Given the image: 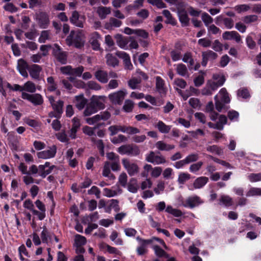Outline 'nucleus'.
<instances>
[{"mask_svg":"<svg viewBox=\"0 0 261 261\" xmlns=\"http://www.w3.org/2000/svg\"><path fill=\"white\" fill-rule=\"evenodd\" d=\"M85 39V35L82 30L77 32L71 31L65 41L67 45H73L76 48H81L84 45Z\"/></svg>","mask_w":261,"mask_h":261,"instance_id":"obj_1","label":"nucleus"},{"mask_svg":"<svg viewBox=\"0 0 261 261\" xmlns=\"http://www.w3.org/2000/svg\"><path fill=\"white\" fill-rule=\"evenodd\" d=\"M118 151L121 154H127L130 156H137L140 153L139 147L135 144L122 145L118 148Z\"/></svg>","mask_w":261,"mask_h":261,"instance_id":"obj_2","label":"nucleus"},{"mask_svg":"<svg viewBox=\"0 0 261 261\" xmlns=\"http://www.w3.org/2000/svg\"><path fill=\"white\" fill-rule=\"evenodd\" d=\"M137 240L139 241L140 246L137 249V252L138 255H142L147 252V246L151 244L153 240H155L158 241L160 244L165 246L164 242L158 238H153L152 239L142 240L137 238Z\"/></svg>","mask_w":261,"mask_h":261,"instance_id":"obj_3","label":"nucleus"},{"mask_svg":"<svg viewBox=\"0 0 261 261\" xmlns=\"http://www.w3.org/2000/svg\"><path fill=\"white\" fill-rule=\"evenodd\" d=\"M36 19L39 27L41 29H46L50 24L49 16L47 13L40 11L36 14Z\"/></svg>","mask_w":261,"mask_h":261,"instance_id":"obj_4","label":"nucleus"},{"mask_svg":"<svg viewBox=\"0 0 261 261\" xmlns=\"http://www.w3.org/2000/svg\"><path fill=\"white\" fill-rule=\"evenodd\" d=\"M21 97L32 102L34 106L41 105L43 103L42 96L38 93L30 94L23 92L21 93Z\"/></svg>","mask_w":261,"mask_h":261,"instance_id":"obj_5","label":"nucleus"},{"mask_svg":"<svg viewBox=\"0 0 261 261\" xmlns=\"http://www.w3.org/2000/svg\"><path fill=\"white\" fill-rule=\"evenodd\" d=\"M111 117V114L107 111L100 113L99 114L96 115L92 117L87 118L86 119V122L90 124H94L100 120L106 121L109 119Z\"/></svg>","mask_w":261,"mask_h":261,"instance_id":"obj_6","label":"nucleus"},{"mask_svg":"<svg viewBox=\"0 0 261 261\" xmlns=\"http://www.w3.org/2000/svg\"><path fill=\"white\" fill-rule=\"evenodd\" d=\"M145 160L148 162L156 165L163 164L167 162L164 156L156 154L153 151H150L149 153L147 154Z\"/></svg>","mask_w":261,"mask_h":261,"instance_id":"obj_7","label":"nucleus"},{"mask_svg":"<svg viewBox=\"0 0 261 261\" xmlns=\"http://www.w3.org/2000/svg\"><path fill=\"white\" fill-rule=\"evenodd\" d=\"M74 241L73 246L75 247V252L77 254L84 253L85 252V250L83 248V246L87 242L86 238L80 234H76L74 237Z\"/></svg>","mask_w":261,"mask_h":261,"instance_id":"obj_8","label":"nucleus"},{"mask_svg":"<svg viewBox=\"0 0 261 261\" xmlns=\"http://www.w3.org/2000/svg\"><path fill=\"white\" fill-rule=\"evenodd\" d=\"M122 163L130 176H134L139 172V167L137 164L131 163L127 159H123Z\"/></svg>","mask_w":261,"mask_h":261,"instance_id":"obj_9","label":"nucleus"},{"mask_svg":"<svg viewBox=\"0 0 261 261\" xmlns=\"http://www.w3.org/2000/svg\"><path fill=\"white\" fill-rule=\"evenodd\" d=\"M53 54L57 60L62 64L67 63V54L66 52L61 50L60 46L57 44L54 45Z\"/></svg>","mask_w":261,"mask_h":261,"instance_id":"obj_10","label":"nucleus"},{"mask_svg":"<svg viewBox=\"0 0 261 261\" xmlns=\"http://www.w3.org/2000/svg\"><path fill=\"white\" fill-rule=\"evenodd\" d=\"M85 16H80L77 11H74L69 20L70 22L76 27L83 28L84 27V23L85 22Z\"/></svg>","mask_w":261,"mask_h":261,"instance_id":"obj_11","label":"nucleus"},{"mask_svg":"<svg viewBox=\"0 0 261 261\" xmlns=\"http://www.w3.org/2000/svg\"><path fill=\"white\" fill-rule=\"evenodd\" d=\"M222 38L225 40H234L237 43H242V37L236 31H225L222 34Z\"/></svg>","mask_w":261,"mask_h":261,"instance_id":"obj_12","label":"nucleus"},{"mask_svg":"<svg viewBox=\"0 0 261 261\" xmlns=\"http://www.w3.org/2000/svg\"><path fill=\"white\" fill-rule=\"evenodd\" d=\"M125 95V92L119 90L109 94V98L113 104L120 105L122 103Z\"/></svg>","mask_w":261,"mask_h":261,"instance_id":"obj_13","label":"nucleus"},{"mask_svg":"<svg viewBox=\"0 0 261 261\" xmlns=\"http://www.w3.org/2000/svg\"><path fill=\"white\" fill-rule=\"evenodd\" d=\"M203 203V201L200 198V197L195 195L189 197L185 201L183 205L185 207H189L193 208L195 207L198 206L200 204Z\"/></svg>","mask_w":261,"mask_h":261,"instance_id":"obj_14","label":"nucleus"},{"mask_svg":"<svg viewBox=\"0 0 261 261\" xmlns=\"http://www.w3.org/2000/svg\"><path fill=\"white\" fill-rule=\"evenodd\" d=\"M155 89L161 96H165L167 92V89L165 87L164 81L160 76L155 77Z\"/></svg>","mask_w":261,"mask_h":261,"instance_id":"obj_15","label":"nucleus"},{"mask_svg":"<svg viewBox=\"0 0 261 261\" xmlns=\"http://www.w3.org/2000/svg\"><path fill=\"white\" fill-rule=\"evenodd\" d=\"M56 152V146L53 145L49 148V149L38 152L37 156L40 159H46L54 157Z\"/></svg>","mask_w":261,"mask_h":261,"instance_id":"obj_16","label":"nucleus"},{"mask_svg":"<svg viewBox=\"0 0 261 261\" xmlns=\"http://www.w3.org/2000/svg\"><path fill=\"white\" fill-rule=\"evenodd\" d=\"M42 70V67L37 64H33L28 68L30 76L35 80L39 79L40 73Z\"/></svg>","mask_w":261,"mask_h":261,"instance_id":"obj_17","label":"nucleus"},{"mask_svg":"<svg viewBox=\"0 0 261 261\" xmlns=\"http://www.w3.org/2000/svg\"><path fill=\"white\" fill-rule=\"evenodd\" d=\"M28 64L25 61L22 59L18 60L17 63V69L19 70L20 73L24 77H28V74L27 71V69L28 70Z\"/></svg>","mask_w":261,"mask_h":261,"instance_id":"obj_18","label":"nucleus"},{"mask_svg":"<svg viewBox=\"0 0 261 261\" xmlns=\"http://www.w3.org/2000/svg\"><path fill=\"white\" fill-rule=\"evenodd\" d=\"M94 76L101 83H107L108 82V74L106 71L98 70L95 72Z\"/></svg>","mask_w":261,"mask_h":261,"instance_id":"obj_19","label":"nucleus"},{"mask_svg":"<svg viewBox=\"0 0 261 261\" xmlns=\"http://www.w3.org/2000/svg\"><path fill=\"white\" fill-rule=\"evenodd\" d=\"M105 99L106 97L105 96H93L91 98L90 101L98 110V109H102L105 108L104 103L100 100L105 101Z\"/></svg>","mask_w":261,"mask_h":261,"instance_id":"obj_20","label":"nucleus"},{"mask_svg":"<svg viewBox=\"0 0 261 261\" xmlns=\"http://www.w3.org/2000/svg\"><path fill=\"white\" fill-rule=\"evenodd\" d=\"M182 46L180 44H176L175 48L170 52L171 57L173 61L179 60L181 57Z\"/></svg>","mask_w":261,"mask_h":261,"instance_id":"obj_21","label":"nucleus"},{"mask_svg":"<svg viewBox=\"0 0 261 261\" xmlns=\"http://www.w3.org/2000/svg\"><path fill=\"white\" fill-rule=\"evenodd\" d=\"M72 121L73 124L72 128L70 129V137L72 139H75L76 137V133L77 131V129L81 126V123L80 119L76 117L73 118Z\"/></svg>","mask_w":261,"mask_h":261,"instance_id":"obj_22","label":"nucleus"},{"mask_svg":"<svg viewBox=\"0 0 261 261\" xmlns=\"http://www.w3.org/2000/svg\"><path fill=\"white\" fill-rule=\"evenodd\" d=\"M126 186L128 191L133 193H137L139 188L137 179L134 177L129 179Z\"/></svg>","mask_w":261,"mask_h":261,"instance_id":"obj_23","label":"nucleus"},{"mask_svg":"<svg viewBox=\"0 0 261 261\" xmlns=\"http://www.w3.org/2000/svg\"><path fill=\"white\" fill-rule=\"evenodd\" d=\"M156 147L161 151H170L175 148V145L168 144L163 141H159L155 143Z\"/></svg>","mask_w":261,"mask_h":261,"instance_id":"obj_24","label":"nucleus"},{"mask_svg":"<svg viewBox=\"0 0 261 261\" xmlns=\"http://www.w3.org/2000/svg\"><path fill=\"white\" fill-rule=\"evenodd\" d=\"M208 178L206 177L201 176L196 178L193 184L194 189H200L203 187L208 181Z\"/></svg>","mask_w":261,"mask_h":261,"instance_id":"obj_25","label":"nucleus"},{"mask_svg":"<svg viewBox=\"0 0 261 261\" xmlns=\"http://www.w3.org/2000/svg\"><path fill=\"white\" fill-rule=\"evenodd\" d=\"M87 103V100L83 95L75 96V107L79 110H82Z\"/></svg>","mask_w":261,"mask_h":261,"instance_id":"obj_26","label":"nucleus"},{"mask_svg":"<svg viewBox=\"0 0 261 261\" xmlns=\"http://www.w3.org/2000/svg\"><path fill=\"white\" fill-rule=\"evenodd\" d=\"M115 39L117 45L122 48H125L129 42V40L127 38L124 37L120 34H117L115 36Z\"/></svg>","mask_w":261,"mask_h":261,"instance_id":"obj_27","label":"nucleus"},{"mask_svg":"<svg viewBox=\"0 0 261 261\" xmlns=\"http://www.w3.org/2000/svg\"><path fill=\"white\" fill-rule=\"evenodd\" d=\"M111 12V9L110 7L101 6L98 7L97 10V13L101 19L106 18L107 15L110 14Z\"/></svg>","mask_w":261,"mask_h":261,"instance_id":"obj_28","label":"nucleus"},{"mask_svg":"<svg viewBox=\"0 0 261 261\" xmlns=\"http://www.w3.org/2000/svg\"><path fill=\"white\" fill-rule=\"evenodd\" d=\"M155 127L158 129L160 132L163 134L168 133L171 128V126L166 125L162 121H159Z\"/></svg>","mask_w":261,"mask_h":261,"instance_id":"obj_29","label":"nucleus"},{"mask_svg":"<svg viewBox=\"0 0 261 261\" xmlns=\"http://www.w3.org/2000/svg\"><path fill=\"white\" fill-rule=\"evenodd\" d=\"M179 19L182 26H187L189 23V18L185 10H181L178 12Z\"/></svg>","mask_w":261,"mask_h":261,"instance_id":"obj_30","label":"nucleus"},{"mask_svg":"<svg viewBox=\"0 0 261 261\" xmlns=\"http://www.w3.org/2000/svg\"><path fill=\"white\" fill-rule=\"evenodd\" d=\"M122 24V21L114 17H111L109 22L105 24V28L110 29L112 27H119Z\"/></svg>","mask_w":261,"mask_h":261,"instance_id":"obj_31","label":"nucleus"},{"mask_svg":"<svg viewBox=\"0 0 261 261\" xmlns=\"http://www.w3.org/2000/svg\"><path fill=\"white\" fill-rule=\"evenodd\" d=\"M97 111V109H96L94 105L90 101V102L86 104V107L84 111V115L85 116H90Z\"/></svg>","mask_w":261,"mask_h":261,"instance_id":"obj_32","label":"nucleus"},{"mask_svg":"<svg viewBox=\"0 0 261 261\" xmlns=\"http://www.w3.org/2000/svg\"><path fill=\"white\" fill-rule=\"evenodd\" d=\"M106 62L108 65L112 67L117 66L119 63V61L117 59L113 56L111 54H108L106 56Z\"/></svg>","mask_w":261,"mask_h":261,"instance_id":"obj_33","label":"nucleus"},{"mask_svg":"<svg viewBox=\"0 0 261 261\" xmlns=\"http://www.w3.org/2000/svg\"><path fill=\"white\" fill-rule=\"evenodd\" d=\"M63 106L64 101L61 100H58L56 103L53 105V109L54 111L57 113V116H61L62 114Z\"/></svg>","mask_w":261,"mask_h":261,"instance_id":"obj_34","label":"nucleus"},{"mask_svg":"<svg viewBox=\"0 0 261 261\" xmlns=\"http://www.w3.org/2000/svg\"><path fill=\"white\" fill-rule=\"evenodd\" d=\"M163 14L165 16V17L167 18V20L165 21V22L167 24H171L173 25L176 24L175 20L173 18L172 16V14L170 12V11L168 10H164L162 12Z\"/></svg>","mask_w":261,"mask_h":261,"instance_id":"obj_35","label":"nucleus"},{"mask_svg":"<svg viewBox=\"0 0 261 261\" xmlns=\"http://www.w3.org/2000/svg\"><path fill=\"white\" fill-rule=\"evenodd\" d=\"M94 35L95 36H93L91 38L90 42L94 50H98L100 48V44L97 39L100 36L97 33H95Z\"/></svg>","mask_w":261,"mask_h":261,"instance_id":"obj_36","label":"nucleus"},{"mask_svg":"<svg viewBox=\"0 0 261 261\" xmlns=\"http://www.w3.org/2000/svg\"><path fill=\"white\" fill-rule=\"evenodd\" d=\"M23 89L30 93H34L36 90V85L32 82L28 81L24 84Z\"/></svg>","mask_w":261,"mask_h":261,"instance_id":"obj_37","label":"nucleus"},{"mask_svg":"<svg viewBox=\"0 0 261 261\" xmlns=\"http://www.w3.org/2000/svg\"><path fill=\"white\" fill-rule=\"evenodd\" d=\"M221 101L224 103H228L230 102V98L228 96V93L225 88H222L219 93Z\"/></svg>","mask_w":261,"mask_h":261,"instance_id":"obj_38","label":"nucleus"},{"mask_svg":"<svg viewBox=\"0 0 261 261\" xmlns=\"http://www.w3.org/2000/svg\"><path fill=\"white\" fill-rule=\"evenodd\" d=\"M227 122V118L226 116L224 115H220L219 117V120L216 123V127L217 129L222 130L223 128V125L226 124Z\"/></svg>","mask_w":261,"mask_h":261,"instance_id":"obj_39","label":"nucleus"},{"mask_svg":"<svg viewBox=\"0 0 261 261\" xmlns=\"http://www.w3.org/2000/svg\"><path fill=\"white\" fill-rule=\"evenodd\" d=\"M103 124H104L103 123H97V125L95 126H94L93 128L90 127L88 126H86L84 127H83V130L84 133H85V134H87V135H88L89 136H91L94 134V129L98 128L101 125H103Z\"/></svg>","mask_w":261,"mask_h":261,"instance_id":"obj_40","label":"nucleus"},{"mask_svg":"<svg viewBox=\"0 0 261 261\" xmlns=\"http://www.w3.org/2000/svg\"><path fill=\"white\" fill-rule=\"evenodd\" d=\"M219 201L226 206H230L233 204L232 199L227 195H222Z\"/></svg>","mask_w":261,"mask_h":261,"instance_id":"obj_41","label":"nucleus"},{"mask_svg":"<svg viewBox=\"0 0 261 261\" xmlns=\"http://www.w3.org/2000/svg\"><path fill=\"white\" fill-rule=\"evenodd\" d=\"M50 32L49 30L42 31L38 39L39 42L40 43H45L46 40L50 39Z\"/></svg>","mask_w":261,"mask_h":261,"instance_id":"obj_42","label":"nucleus"},{"mask_svg":"<svg viewBox=\"0 0 261 261\" xmlns=\"http://www.w3.org/2000/svg\"><path fill=\"white\" fill-rule=\"evenodd\" d=\"M213 79V81H216L217 85L220 87L222 86L225 81V76L223 74H214Z\"/></svg>","mask_w":261,"mask_h":261,"instance_id":"obj_43","label":"nucleus"},{"mask_svg":"<svg viewBox=\"0 0 261 261\" xmlns=\"http://www.w3.org/2000/svg\"><path fill=\"white\" fill-rule=\"evenodd\" d=\"M206 150L217 155H221L223 153L222 149L217 145L208 146Z\"/></svg>","mask_w":261,"mask_h":261,"instance_id":"obj_44","label":"nucleus"},{"mask_svg":"<svg viewBox=\"0 0 261 261\" xmlns=\"http://www.w3.org/2000/svg\"><path fill=\"white\" fill-rule=\"evenodd\" d=\"M190 178V174L187 173L182 172L179 174L177 181L179 184L183 185L186 181L188 180Z\"/></svg>","mask_w":261,"mask_h":261,"instance_id":"obj_45","label":"nucleus"},{"mask_svg":"<svg viewBox=\"0 0 261 261\" xmlns=\"http://www.w3.org/2000/svg\"><path fill=\"white\" fill-rule=\"evenodd\" d=\"M122 132L126 133L129 135L136 134L140 133V130L137 127L133 126H123Z\"/></svg>","mask_w":261,"mask_h":261,"instance_id":"obj_46","label":"nucleus"},{"mask_svg":"<svg viewBox=\"0 0 261 261\" xmlns=\"http://www.w3.org/2000/svg\"><path fill=\"white\" fill-rule=\"evenodd\" d=\"M177 73L181 76H184L188 73V70L185 65L181 63L177 65Z\"/></svg>","mask_w":261,"mask_h":261,"instance_id":"obj_47","label":"nucleus"},{"mask_svg":"<svg viewBox=\"0 0 261 261\" xmlns=\"http://www.w3.org/2000/svg\"><path fill=\"white\" fill-rule=\"evenodd\" d=\"M166 212L173 215L175 217H179L182 215V213L181 211L173 208L171 206L169 205L166 207Z\"/></svg>","mask_w":261,"mask_h":261,"instance_id":"obj_48","label":"nucleus"},{"mask_svg":"<svg viewBox=\"0 0 261 261\" xmlns=\"http://www.w3.org/2000/svg\"><path fill=\"white\" fill-rule=\"evenodd\" d=\"M260 195L261 188H251L246 193V196L248 197Z\"/></svg>","mask_w":261,"mask_h":261,"instance_id":"obj_49","label":"nucleus"},{"mask_svg":"<svg viewBox=\"0 0 261 261\" xmlns=\"http://www.w3.org/2000/svg\"><path fill=\"white\" fill-rule=\"evenodd\" d=\"M47 82L49 84L47 90L49 91H54L56 90L57 86V84L55 82L53 76L48 77L47 79Z\"/></svg>","mask_w":261,"mask_h":261,"instance_id":"obj_50","label":"nucleus"},{"mask_svg":"<svg viewBox=\"0 0 261 261\" xmlns=\"http://www.w3.org/2000/svg\"><path fill=\"white\" fill-rule=\"evenodd\" d=\"M127 175L126 173H121L118 177V183L123 187H125L127 185Z\"/></svg>","mask_w":261,"mask_h":261,"instance_id":"obj_51","label":"nucleus"},{"mask_svg":"<svg viewBox=\"0 0 261 261\" xmlns=\"http://www.w3.org/2000/svg\"><path fill=\"white\" fill-rule=\"evenodd\" d=\"M201 19L206 27H207L210 24L212 23L213 21V18L209 14L205 12H204L202 14Z\"/></svg>","mask_w":261,"mask_h":261,"instance_id":"obj_52","label":"nucleus"},{"mask_svg":"<svg viewBox=\"0 0 261 261\" xmlns=\"http://www.w3.org/2000/svg\"><path fill=\"white\" fill-rule=\"evenodd\" d=\"M86 86L91 90H99L101 88V86L99 84L93 81H89L87 83Z\"/></svg>","mask_w":261,"mask_h":261,"instance_id":"obj_53","label":"nucleus"},{"mask_svg":"<svg viewBox=\"0 0 261 261\" xmlns=\"http://www.w3.org/2000/svg\"><path fill=\"white\" fill-rule=\"evenodd\" d=\"M258 19V17L255 15H250L244 16L242 20L244 23L248 24L251 22L256 21Z\"/></svg>","mask_w":261,"mask_h":261,"instance_id":"obj_54","label":"nucleus"},{"mask_svg":"<svg viewBox=\"0 0 261 261\" xmlns=\"http://www.w3.org/2000/svg\"><path fill=\"white\" fill-rule=\"evenodd\" d=\"M134 103L130 100H126L124 102V105L123 106V109L126 112H130L132 111L134 108Z\"/></svg>","mask_w":261,"mask_h":261,"instance_id":"obj_55","label":"nucleus"},{"mask_svg":"<svg viewBox=\"0 0 261 261\" xmlns=\"http://www.w3.org/2000/svg\"><path fill=\"white\" fill-rule=\"evenodd\" d=\"M41 238L43 243H47L51 239V234H50L47 229H43L41 233Z\"/></svg>","mask_w":261,"mask_h":261,"instance_id":"obj_56","label":"nucleus"},{"mask_svg":"<svg viewBox=\"0 0 261 261\" xmlns=\"http://www.w3.org/2000/svg\"><path fill=\"white\" fill-rule=\"evenodd\" d=\"M141 80L137 78H133L128 82V86L132 89L137 88L138 85L140 84Z\"/></svg>","mask_w":261,"mask_h":261,"instance_id":"obj_57","label":"nucleus"},{"mask_svg":"<svg viewBox=\"0 0 261 261\" xmlns=\"http://www.w3.org/2000/svg\"><path fill=\"white\" fill-rule=\"evenodd\" d=\"M56 136L59 140L62 142H67L69 140L65 130H62L61 132L57 133Z\"/></svg>","mask_w":261,"mask_h":261,"instance_id":"obj_58","label":"nucleus"},{"mask_svg":"<svg viewBox=\"0 0 261 261\" xmlns=\"http://www.w3.org/2000/svg\"><path fill=\"white\" fill-rule=\"evenodd\" d=\"M250 9V6L246 4L237 5L234 7V10L239 13H241L242 12L247 11Z\"/></svg>","mask_w":261,"mask_h":261,"instance_id":"obj_59","label":"nucleus"},{"mask_svg":"<svg viewBox=\"0 0 261 261\" xmlns=\"http://www.w3.org/2000/svg\"><path fill=\"white\" fill-rule=\"evenodd\" d=\"M84 71L83 66H79L75 68L71 69L70 75L74 76H81Z\"/></svg>","mask_w":261,"mask_h":261,"instance_id":"obj_60","label":"nucleus"},{"mask_svg":"<svg viewBox=\"0 0 261 261\" xmlns=\"http://www.w3.org/2000/svg\"><path fill=\"white\" fill-rule=\"evenodd\" d=\"M189 105L194 109L199 108L201 106L199 99L197 98H191L189 101Z\"/></svg>","mask_w":261,"mask_h":261,"instance_id":"obj_61","label":"nucleus"},{"mask_svg":"<svg viewBox=\"0 0 261 261\" xmlns=\"http://www.w3.org/2000/svg\"><path fill=\"white\" fill-rule=\"evenodd\" d=\"M198 159L199 155L197 153H192L188 155L185 159L188 164L197 161Z\"/></svg>","mask_w":261,"mask_h":261,"instance_id":"obj_62","label":"nucleus"},{"mask_svg":"<svg viewBox=\"0 0 261 261\" xmlns=\"http://www.w3.org/2000/svg\"><path fill=\"white\" fill-rule=\"evenodd\" d=\"M203 165V162L201 161L198 162L196 163L193 164L190 166V171L191 172H196L198 171Z\"/></svg>","mask_w":261,"mask_h":261,"instance_id":"obj_63","label":"nucleus"},{"mask_svg":"<svg viewBox=\"0 0 261 261\" xmlns=\"http://www.w3.org/2000/svg\"><path fill=\"white\" fill-rule=\"evenodd\" d=\"M238 95L243 98H247L250 97V94L248 90L244 88L240 89L238 91Z\"/></svg>","mask_w":261,"mask_h":261,"instance_id":"obj_64","label":"nucleus"}]
</instances>
